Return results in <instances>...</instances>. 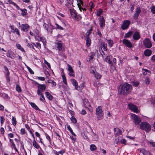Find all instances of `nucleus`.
<instances>
[{"mask_svg":"<svg viewBox=\"0 0 155 155\" xmlns=\"http://www.w3.org/2000/svg\"><path fill=\"white\" fill-rule=\"evenodd\" d=\"M131 90V85L127 83H125L122 85H120L118 89L119 93L124 95L129 94Z\"/></svg>","mask_w":155,"mask_h":155,"instance_id":"nucleus-1","label":"nucleus"},{"mask_svg":"<svg viewBox=\"0 0 155 155\" xmlns=\"http://www.w3.org/2000/svg\"><path fill=\"white\" fill-rule=\"evenodd\" d=\"M131 118L135 125L139 124L141 122V119L138 116L134 114H131Z\"/></svg>","mask_w":155,"mask_h":155,"instance_id":"nucleus-2","label":"nucleus"},{"mask_svg":"<svg viewBox=\"0 0 155 155\" xmlns=\"http://www.w3.org/2000/svg\"><path fill=\"white\" fill-rule=\"evenodd\" d=\"M140 128L142 130H144L146 132L149 131L151 130V126L147 123L142 122L140 125Z\"/></svg>","mask_w":155,"mask_h":155,"instance_id":"nucleus-3","label":"nucleus"},{"mask_svg":"<svg viewBox=\"0 0 155 155\" xmlns=\"http://www.w3.org/2000/svg\"><path fill=\"white\" fill-rule=\"evenodd\" d=\"M96 114L97 116V120H99L101 119L103 115V110L102 107L100 106H98L96 108Z\"/></svg>","mask_w":155,"mask_h":155,"instance_id":"nucleus-4","label":"nucleus"},{"mask_svg":"<svg viewBox=\"0 0 155 155\" xmlns=\"http://www.w3.org/2000/svg\"><path fill=\"white\" fill-rule=\"evenodd\" d=\"M143 45L147 48H150L152 46V43L150 39L148 38H146L143 42Z\"/></svg>","mask_w":155,"mask_h":155,"instance_id":"nucleus-5","label":"nucleus"},{"mask_svg":"<svg viewBox=\"0 0 155 155\" xmlns=\"http://www.w3.org/2000/svg\"><path fill=\"white\" fill-rule=\"evenodd\" d=\"M129 108L134 112L136 113H138L139 112L137 107L134 105L130 104L128 105Z\"/></svg>","mask_w":155,"mask_h":155,"instance_id":"nucleus-6","label":"nucleus"},{"mask_svg":"<svg viewBox=\"0 0 155 155\" xmlns=\"http://www.w3.org/2000/svg\"><path fill=\"white\" fill-rule=\"evenodd\" d=\"M35 39L38 41H42L44 43L46 41V40L45 38H42L40 37L38 35V31H37V32L36 34L35 35Z\"/></svg>","mask_w":155,"mask_h":155,"instance_id":"nucleus-7","label":"nucleus"},{"mask_svg":"<svg viewBox=\"0 0 155 155\" xmlns=\"http://www.w3.org/2000/svg\"><path fill=\"white\" fill-rule=\"evenodd\" d=\"M130 23L129 21L127 20H125L121 26V28L123 30H125L127 29Z\"/></svg>","mask_w":155,"mask_h":155,"instance_id":"nucleus-8","label":"nucleus"},{"mask_svg":"<svg viewBox=\"0 0 155 155\" xmlns=\"http://www.w3.org/2000/svg\"><path fill=\"white\" fill-rule=\"evenodd\" d=\"M43 26L44 28H46V29L48 31H49L51 29H53V26L50 23H48V24L45 23L43 25Z\"/></svg>","mask_w":155,"mask_h":155,"instance_id":"nucleus-9","label":"nucleus"},{"mask_svg":"<svg viewBox=\"0 0 155 155\" xmlns=\"http://www.w3.org/2000/svg\"><path fill=\"white\" fill-rule=\"evenodd\" d=\"M99 19L100 21V25L101 28H103L105 26V20L102 16H101Z\"/></svg>","mask_w":155,"mask_h":155,"instance_id":"nucleus-10","label":"nucleus"},{"mask_svg":"<svg viewBox=\"0 0 155 155\" xmlns=\"http://www.w3.org/2000/svg\"><path fill=\"white\" fill-rule=\"evenodd\" d=\"M123 43L128 48H131L132 46L131 43L127 39H124L123 41Z\"/></svg>","mask_w":155,"mask_h":155,"instance_id":"nucleus-11","label":"nucleus"},{"mask_svg":"<svg viewBox=\"0 0 155 155\" xmlns=\"http://www.w3.org/2000/svg\"><path fill=\"white\" fill-rule=\"evenodd\" d=\"M143 82L145 84L147 85L150 84V80L148 76H144L143 78Z\"/></svg>","mask_w":155,"mask_h":155,"instance_id":"nucleus-12","label":"nucleus"},{"mask_svg":"<svg viewBox=\"0 0 155 155\" xmlns=\"http://www.w3.org/2000/svg\"><path fill=\"white\" fill-rule=\"evenodd\" d=\"M70 11L72 17L73 18L77 19V14L75 11L73 9H70Z\"/></svg>","mask_w":155,"mask_h":155,"instance_id":"nucleus-13","label":"nucleus"},{"mask_svg":"<svg viewBox=\"0 0 155 155\" xmlns=\"http://www.w3.org/2000/svg\"><path fill=\"white\" fill-rule=\"evenodd\" d=\"M141 12V10L139 8H137L136 9L135 13L134 16V18L137 19L139 15Z\"/></svg>","mask_w":155,"mask_h":155,"instance_id":"nucleus-14","label":"nucleus"},{"mask_svg":"<svg viewBox=\"0 0 155 155\" xmlns=\"http://www.w3.org/2000/svg\"><path fill=\"white\" fill-rule=\"evenodd\" d=\"M142 72L143 73V74L144 76H145L146 75H147V76H150V71L146 69H142Z\"/></svg>","mask_w":155,"mask_h":155,"instance_id":"nucleus-15","label":"nucleus"},{"mask_svg":"<svg viewBox=\"0 0 155 155\" xmlns=\"http://www.w3.org/2000/svg\"><path fill=\"white\" fill-rule=\"evenodd\" d=\"M91 73L93 74L95 77L97 79H100L101 77V75L99 73L95 72L94 70L91 71Z\"/></svg>","mask_w":155,"mask_h":155,"instance_id":"nucleus-16","label":"nucleus"},{"mask_svg":"<svg viewBox=\"0 0 155 155\" xmlns=\"http://www.w3.org/2000/svg\"><path fill=\"white\" fill-rule=\"evenodd\" d=\"M38 85V90H41V91H44L46 89V86L44 84H37Z\"/></svg>","mask_w":155,"mask_h":155,"instance_id":"nucleus-17","label":"nucleus"},{"mask_svg":"<svg viewBox=\"0 0 155 155\" xmlns=\"http://www.w3.org/2000/svg\"><path fill=\"white\" fill-rule=\"evenodd\" d=\"M28 28L29 26L27 24H22L21 25V30L24 31H28Z\"/></svg>","mask_w":155,"mask_h":155,"instance_id":"nucleus-18","label":"nucleus"},{"mask_svg":"<svg viewBox=\"0 0 155 155\" xmlns=\"http://www.w3.org/2000/svg\"><path fill=\"white\" fill-rule=\"evenodd\" d=\"M71 81L73 85L75 86L76 89L78 91H80V89H78V82L74 79H72L71 80Z\"/></svg>","mask_w":155,"mask_h":155,"instance_id":"nucleus-19","label":"nucleus"},{"mask_svg":"<svg viewBox=\"0 0 155 155\" xmlns=\"http://www.w3.org/2000/svg\"><path fill=\"white\" fill-rule=\"evenodd\" d=\"M133 38L135 40H137L140 38V36L139 33L137 32H136L134 34Z\"/></svg>","mask_w":155,"mask_h":155,"instance_id":"nucleus-20","label":"nucleus"},{"mask_svg":"<svg viewBox=\"0 0 155 155\" xmlns=\"http://www.w3.org/2000/svg\"><path fill=\"white\" fill-rule=\"evenodd\" d=\"M144 54L146 56H149L151 54L152 51L150 50L147 49L144 51Z\"/></svg>","mask_w":155,"mask_h":155,"instance_id":"nucleus-21","label":"nucleus"},{"mask_svg":"<svg viewBox=\"0 0 155 155\" xmlns=\"http://www.w3.org/2000/svg\"><path fill=\"white\" fill-rule=\"evenodd\" d=\"M32 145L33 147L37 149H38L40 147L39 146L35 140V139H34V140L33 141Z\"/></svg>","mask_w":155,"mask_h":155,"instance_id":"nucleus-22","label":"nucleus"},{"mask_svg":"<svg viewBox=\"0 0 155 155\" xmlns=\"http://www.w3.org/2000/svg\"><path fill=\"white\" fill-rule=\"evenodd\" d=\"M84 104L85 107H91L90 103L87 99H84Z\"/></svg>","mask_w":155,"mask_h":155,"instance_id":"nucleus-23","label":"nucleus"},{"mask_svg":"<svg viewBox=\"0 0 155 155\" xmlns=\"http://www.w3.org/2000/svg\"><path fill=\"white\" fill-rule=\"evenodd\" d=\"M45 94L46 97L47 98L50 100H51L52 99L53 97L51 94L48 92H45Z\"/></svg>","mask_w":155,"mask_h":155,"instance_id":"nucleus-24","label":"nucleus"},{"mask_svg":"<svg viewBox=\"0 0 155 155\" xmlns=\"http://www.w3.org/2000/svg\"><path fill=\"white\" fill-rule=\"evenodd\" d=\"M57 47L58 50L59 51L62 50V43L61 41H59L57 42Z\"/></svg>","mask_w":155,"mask_h":155,"instance_id":"nucleus-25","label":"nucleus"},{"mask_svg":"<svg viewBox=\"0 0 155 155\" xmlns=\"http://www.w3.org/2000/svg\"><path fill=\"white\" fill-rule=\"evenodd\" d=\"M101 46L103 48V49L105 51H107V44L104 42H101Z\"/></svg>","mask_w":155,"mask_h":155,"instance_id":"nucleus-26","label":"nucleus"},{"mask_svg":"<svg viewBox=\"0 0 155 155\" xmlns=\"http://www.w3.org/2000/svg\"><path fill=\"white\" fill-rule=\"evenodd\" d=\"M139 150L140 152L142 153L143 155H147L148 153V152L144 149H140Z\"/></svg>","mask_w":155,"mask_h":155,"instance_id":"nucleus-27","label":"nucleus"},{"mask_svg":"<svg viewBox=\"0 0 155 155\" xmlns=\"http://www.w3.org/2000/svg\"><path fill=\"white\" fill-rule=\"evenodd\" d=\"M114 130L115 134L117 135H119L121 134V131L118 128H114Z\"/></svg>","mask_w":155,"mask_h":155,"instance_id":"nucleus-28","label":"nucleus"},{"mask_svg":"<svg viewBox=\"0 0 155 155\" xmlns=\"http://www.w3.org/2000/svg\"><path fill=\"white\" fill-rule=\"evenodd\" d=\"M16 45L18 49L20 50L22 52H25L24 50L20 44H16Z\"/></svg>","mask_w":155,"mask_h":155,"instance_id":"nucleus-29","label":"nucleus"},{"mask_svg":"<svg viewBox=\"0 0 155 155\" xmlns=\"http://www.w3.org/2000/svg\"><path fill=\"white\" fill-rule=\"evenodd\" d=\"M9 141L10 142L12 143V147H13L15 149V150L17 151H18V150L16 147L15 145L13 142V140L11 139H10Z\"/></svg>","mask_w":155,"mask_h":155,"instance_id":"nucleus-30","label":"nucleus"},{"mask_svg":"<svg viewBox=\"0 0 155 155\" xmlns=\"http://www.w3.org/2000/svg\"><path fill=\"white\" fill-rule=\"evenodd\" d=\"M107 42L109 46L111 47L114 44V42L113 41L111 40H107Z\"/></svg>","mask_w":155,"mask_h":155,"instance_id":"nucleus-31","label":"nucleus"},{"mask_svg":"<svg viewBox=\"0 0 155 155\" xmlns=\"http://www.w3.org/2000/svg\"><path fill=\"white\" fill-rule=\"evenodd\" d=\"M97 147L94 144H91L90 146V149L91 151H93L96 150Z\"/></svg>","mask_w":155,"mask_h":155,"instance_id":"nucleus-32","label":"nucleus"},{"mask_svg":"<svg viewBox=\"0 0 155 155\" xmlns=\"http://www.w3.org/2000/svg\"><path fill=\"white\" fill-rule=\"evenodd\" d=\"M48 82L49 83L51 84L53 86H55L56 85V83L54 81L52 80H48Z\"/></svg>","mask_w":155,"mask_h":155,"instance_id":"nucleus-33","label":"nucleus"},{"mask_svg":"<svg viewBox=\"0 0 155 155\" xmlns=\"http://www.w3.org/2000/svg\"><path fill=\"white\" fill-rule=\"evenodd\" d=\"M31 106L35 109L36 110H38L39 108L37 106L33 103H30Z\"/></svg>","mask_w":155,"mask_h":155,"instance_id":"nucleus-34","label":"nucleus"},{"mask_svg":"<svg viewBox=\"0 0 155 155\" xmlns=\"http://www.w3.org/2000/svg\"><path fill=\"white\" fill-rule=\"evenodd\" d=\"M133 33V32L132 31H130L127 33L125 35V38H127L129 37Z\"/></svg>","mask_w":155,"mask_h":155,"instance_id":"nucleus-35","label":"nucleus"},{"mask_svg":"<svg viewBox=\"0 0 155 155\" xmlns=\"http://www.w3.org/2000/svg\"><path fill=\"white\" fill-rule=\"evenodd\" d=\"M91 43V40L90 38H89L88 37L87 38L86 40V44L87 46H89Z\"/></svg>","mask_w":155,"mask_h":155,"instance_id":"nucleus-36","label":"nucleus"},{"mask_svg":"<svg viewBox=\"0 0 155 155\" xmlns=\"http://www.w3.org/2000/svg\"><path fill=\"white\" fill-rule=\"evenodd\" d=\"M62 78L63 79V81L64 83L66 85H67V80L66 79V78L64 75H62Z\"/></svg>","mask_w":155,"mask_h":155,"instance_id":"nucleus-37","label":"nucleus"},{"mask_svg":"<svg viewBox=\"0 0 155 155\" xmlns=\"http://www.w3.org/2000/svg\"><path fill=\"white\" fill-rule=\"evenodd\" d=\"M84 86V82H83L78 87V89H80V90L82 89Z\"/></svg>","mask_w":155,"mask_h":155,"instance_id":"nucleus-38","label":"nucleus"},{"mask_svg":"<svg viewBox=\"0 0 155 155\" xmlns=\"http://www.w3.org/2000/svg\"><path fill=\"white\" fill-rule=\"evenodd\" d=\"M105 61L110 64H111L112 63L111 61L110 60V56H109L107 57L105 59Z\"/></svg>","mask_w":155,"mask_h":155,"instance_id":"nucleus-39","label":"nucleus"},{"mask_svg":"<svg viewBox=\"0 0 155 155\" xmlns=\"http://www.w3.org/2000/svg\"><path fill=\"white\" fill-rule=\"evenodd\" d=\"M21 11H22L21 15H22L25 16L27 15V10L26 9L21 10Z\"/></svg>","mask_w":155,"mask_h":155,"instance_id":"nucleus-40","label":"nucleus"},{"mask_svg":"<svg viewBox=\"0 0 155 155\" xmlns=\"http://www.w3.org/2000/svg\"><path fill=\"white\" fill-rule=\"evenodd\" d=\"M12 123L13 125H14V126L16 124V119L14 117H12Z\"/></svg>","mask_w":155,"mask_h":155,"instance_id":"nucleus-41","label":"nucleus"},{"mask_svg":"<svg viewBox=\"0 0 155 155\" xmlns=\"http://www.w3.org/2000/svg\"><path fill=\"white\" fill-rule=\"evenodd\" d=\"M68 70L69 72H74L71 66L69 64H68Z\"/></svg>","mask_w":155,"mask_h":155,"instance_id":"nucleus-42","label":"nucleus"},{"mask_svg":"<svg viewBox=\"0 0 155 155\" xmlns=\"http://www.w3.org/2000/svg\"><path fill=\"white\" fill-rule=\"evenodd\" d=\"M89 5L90 7V9L91 10L92 8H94V6L93 3V2L91 1L90 2Z\"/></svg>","mask_w":155,"mask_h":155,"instance_id":"nucleus-43","label":"nucleus"},{"mask_svg":"<svg viewBox=\"0 0 155 155\" xmlns=\"http://www.w3.org/2000/svg\"><path fill=\"white\" fill-rule=\"evenodd\" d=\"M35 47L38 48H41V44L38 43H36V44L33 43V44Z\"/></svg>","mask_w":155,"mask_h":155,"instance_id":"nucleus-44","label":"nucleus"},{"mask_svg":"<svg viewBox=\"0 0 155 155\" xmlns=\"http://www.w3.org/2000/svg\"><path fill=\"white\" fill-rule=\"evenodd\" d=\"M102 12V10L101 9H99L97 12V15L98 16H100Z\"/></svg>","mask_w":155,"mask_h":155,"instance_id":"nucleus-45","label":"nucleus"},{"mask_svg":"<svg viewBox=\"0 0 155 155\" xmlns=\"http://www.w3.org/2000/svg\"><path fill=\"white\" fill-rule=\"evenodd\" d=\"M45 74L47 78H49L50 75L48 72V71H45Z\"/></svg>","mask_w":155,"mask_h":155,"instance_id":"nucleus-46","label":"nucleus"},{"mask_svg":"<svg viewBox=\"0 0 155 155\" xmlns=\"http://www.w3.org/2000/svg\"><path fill=\"white\" fill-rule=\"evenodd\" d=\"M2 96L5 99H9V97L7 94H2Z\"/></svg>","mask_w":155,"mask_h":155,"instance_id":"nucleus-47","label":"nucleus"},{"mask_svg":"<svg viewBox=\"0 0 155 155\" xmlns=\"http://www.w3.org/2000/svg\"><path fill=\"white\" fill-rule=\"evenodd\" d=\"M44 63L45 64H46L48 66V67L49 68H51V66H50V64L44 58Z\"/></svg>","mask_w":155,"mask_h":155,"instance_id":"nucleus-48","label":"nucleus"},{"mask_svg":"<svg viewBox=\"0 0 155 155\" xmlns=\"http://www.w3.org/2000/svg\"><path fill=\"white\" fill-rule=\"evenodd\" d=\"M71 121L74 123H76L77 122L76 119L73 117L71 118Z\"/></svg>","mask_w":155,"mask_h":155,"instance_id":"nucleus-49","label":"nucleus"},{"mask_svg":"<svg viewBox=\"0 0 155 155\" xmlns=\"http://www.w3.org/2000/svg\"><path fill=\"white\" fill-rule=\"evenodd\" d=\"M4 68L5 71V73L7 74V75H8L9 74V73L8 71V68L5 66H4Z\"/></svg>","mask_w":155,"mask_h":155,"instance_id":"nucleus-50","label":"nucleus"},{"mask_svg":"<svg viewBox=\"0 0 155 155\" xmlns=\"http://www.w3.org/2000/svg\"><path fill=\"white\" fill-rule=\"evenodd\" d=\"M16 90L18 91L19 92H21V88L18 85H16Z\"/></svg>","mask_w":155,"mask_h":155,"instance_id":"nucleus-51","label":"nucleus"},{"mask_svg":"<svg viewBox=\"0 0 155 155\" xmlns=\"http://www.w3.org/2000/svg\"><path fill=\"white\" fill-rule=\"evenodd\" d=\"M151 11L152 13L155 14V7L153 6L151 8Z\"/></svg>","mask_w":155,"mask_h":155,"instance_id":"nucleus-52","label":"nucleus"},{"mask_svg":"<svg viewBox=\"0 0 155 155\" xmlns=\"http://www.w3.org/2000/svg\"><path fill=\"white\" fill-rule=\"evenodd\" d=\"M41 96V97L40 99V101L43 102H45V99L44 96L43 94Z\"/></svg>","mask_w":155,"mask_h":155,"instance_id":"nucleus-53","label":"nucleus"},{"mask_svg":"<svg viewBox=\"0 0 155 155\" xmlns=\"http://www.w3.org/2000/svg\"><path fill=\"white\" fill-rule=\"evenodd\" d=\"M27 68L28 70V71H29V72H30V73L31 74H34V72L32 71L31 69L30 68H29L28 66H27Z\"/></svg>","mask_w":155,"mask_h":155,"instance_id":"nucleus-54","label":"nucleus"},{"mask_svg":"<svg viewBox=\"0 0 155 155\" xmlns=\"http://www.w3.org/2000/svg\"><path fill=\"white\" fill-rule=\"evenodd\" d=\"M37 78L38 80L41 81H44L45 80V78L44 77H38Z\"/></svg>","mask_w":155,"mask_h":155,"instance_id":"nucleus-55","label":"nucleus"},{"mask_svg":"<svg viewBox=\"0 0 155 155\" xmlns=\"http://www.w3.org/2000/svg\"><path fill=\"white\" fill-rule=\"evenodd\" d=\"M37 94L38 95L41 96L43 95V93L41 92V91L38 89L37 90Z\"/></svg>","mask_w":155,"mask_h":155,"instance_id":"nucleus-56","label":"nucleus"},{"mask_svg":"<svg viewBox=\"0 0 155 155\" xmlns=\"http://www.w3.org/2000/svg\"><path fill=\"white\" fill-rule=\"evenodd\" d=\"M56 26L57 28L61 30H62L63 29V28L61 26H60L59 25H58L57 24H56Z\"/></svg>","mask_w":155,"mask_h":155,"instance_id":"nucleus-57","label":"nucleus"},{"mask_svg":"<svg viewBox=\"0 0 155 155\" xmlns=\"http://www.w3.org/2000/svg\"><path fill=\"white\" fill-rule=\"evenodd\" d=\"M94 55V54H93L92 55H91L89 56L88 60L89 61H92Z\"/></svg>","mask_w":155,"mask_h":155,"instance_id":"nucleus-58","label":"nucleus"},{"mask_svg":"<svg viewBox=\"0 0 155 155\" xmlns=\"http://www.w3.org/2000/svg\"><path fill=\"white\" fill-rule=\"evenodd\" d=\"M25 127L30 132V133L31 131L28 125L25 124Z\"/></svg>","mask_w":155,"mask_h":155,"instance_id":"nucleus-59","label":"nucleus"},{"mask_svg":"<svg viewBox=\"0 0 155 155\" xmlns=\"http://www.w3.org/2000/svg\"><path fill=\"white\" fill-rule=\"evenodd\" d=\"M139 84V83L137 82H134L133 83V85L134 86H137Z\"/></svg>","mask_w":155,"mask_h":155,"instance_id":"nucleus-60","label":"nucleus"},{"mask_svg":"<svg viewBox=\"0 0 155 155\" xmlns=\"http://www.w3.org/2000/svg\"><path fill=\"white\" fill-rule=\"evenodd\" d=\"M67 3L69 4H72L73 3V0H67Z\"/></svg>","mask_w":155,"mask_h":155,"instance_id":"nucleus-61","label":"nucleus"},{"mask_svg":"<svg viewBox=\"0 0 155 155\" xmlns=\"http://www.w3.org/2000/svg\"><path fill=\"white\" fill-rule=\"evenodd\" d=\"M21 133L22 134H25V129L22 128L21 130Z\"/></svg>","mask_w":155,"mask_h":155,"instance_id":"nucleus-62","label":"nucleus"},{"mask_svg":"<svg viewBox=\"0 0 155 155\" xmlns=\"http://www.w3.org/2000/svg\"><path fill=\"white\" fill-rule=\"evenodd\" d=\"M14 137V135L12 133H10L8 134V137L9 138H12Z\"/></svg>","mask_w":155,"mask_h":155,"instance_id":"nucleus-63","label":"nucleus"},{"mask_svg":"<svg viewBox=\"0 0 155 155\" xmlns=\"http://www.w3.org/2000/svg\"><path fill=\"white\" fill-rule=\"evenodd\" d=\"M151 60L152 61L155 62V54L152 56Z\"/></svg>","mask_w":155,"mask_h":155,"instance_id":"nucleus-64","label":"nucleus"}]
</instances>
